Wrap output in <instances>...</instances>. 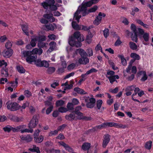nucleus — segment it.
<instances>
[{"label":"nucleus","mask_w":153,"mask_h":153,"mask_svg":"<svg viewBox=\"0 0 153 153\" xmlns=\"http://www.w3.org/2000/svg\"><path fill=\"white\" fill-rule=\"evenodd\" d=\"M100 0H91V1L85 2H83L81 6H79L77 11L75 13L74 16V18L78 22L81 17V14L82 16H85L87 13L86 12L87 8L91 6L94 4L98 2Z\"/></svg>","instance_id":"1"},{"label":"nucleus","mask_w":153,"mask_h":153,"mask_svg":"<svg viewBox=\"0 0 153 153\" xmlns=\"http://www.w3.org/2000/svg\"><path fill=\"white\" fill-rule=\"evenodd\" d=\"M55 3L54 0H52L51 2H43L41 4V5L45 9L47 10L49 7V9L51 11H54L57 9L59 5L57 3L55 4Z\"/></svg>","instance_id":"2"},{"label":"nucleus","mask_w":153,"mask_h":153,"mask_svg":"<svg viewBox=\"0 0 153 153\" xmlns=\"http://www.w3.org/2000/svg\"><path fill=\"white\" fill-rule=\"evenodd\" d=\"M22 55L24 57L26 58V61L29 63H31L34 62L37 59L36 56H34L30 51H24L22 52Z\"/></svg>","instance_id":"3"},{"label":"nucleus","mask_w":153,"mask_h":153,"mask_svg":"<svg viewBox=\"0 0 153 153\" xmlns=\"http://www.w3.org/2000/svg\"><path fill=\"white\" fill-rule=\"evenodd\" d=\"M7 108L12 111H15L21 108V106L18 103L15 102L9 101L6 103Z\"/></svg>","instance_id":"4"},{"label":"nucleus","mask_w":153,"mask_h":153,"mask_svg":"<svg viewBox=\"0 0 153 153\" xmlns=\"http://www.w3.org/2000/svg\"><path fill=\"white\" fill-rule=\"evenodd\" d=\"M115 72L112 71L108 70L107 72L106 77L109 79L111 84H113V82L117 81L116 79H118L119 78L118 75H115Z\"/></svg>","instance_id":"5"},{"label":"nucleus","mask_w":153,"mask_h":153,"mask_svg":"<svg viewBox=\"0 0 153 153\" xmlns=\"http://www.w3.org/2000/svg\"><path fill=\"white\" fill-rule=\"evenodd\" d=\"M38 123V120L37 116L34 115L29 124L28 127L30 129L34 128Z\"/></svg>","instance_id":"6"},{"label":"nucleus","mask_w":153,"mask_h":153,"mask_svg":"<svg viewBox=\"0 0 153 153\" xmlns=\"http://www.w3.org/2000/svg\"><path fill=\"white\" fill-rule=\"evenodd\" d=\"M75 39L71 37L69 39L68 43L71 46H75L76 47H80L81 46V43L80 42H77L75 40Z\"/></svg>","instance_id":"7"},{"label":"nucleus","mask_w":153,"mask_h":153,"mask_svg":"<svg viewBox=\"0 0 153 153\" xmlns=\"http://www.w3.org/2000/svg\"><path fill=\"white\" fill-rule=\"evenodd\" d=\"M105 15L100 12L98 15L97 16L95 20L93 22L94 24L96 25H98L100 23L102 17H104Z\"/></svg>","instance_id":"8"},{"label":"nucleus","mask_w":153,"mask_h":153,"mask_svg":"<svg viewBox=\"0 0 153 153\" xmlns=\"http://www.w3.org/2000/svg\"><path fill=\"white\" fill-rule=\"evenodd\" d=\"M43 17L48 20L50 22H53L55 21L56 19L53 16V15L51 14H45L43 15Z\"/></svg>","instance_id":"9"},{"label":"nucleus","mask_w":153,"mask_h":153,"mask_svg":"<svg viewBox=\"0 0 153 153\" xmlns=\"http://www.w3.org/2000/svg\"><path fill=\"white\" fill-rule=\"evenodd\" d=\"M74 38L76 39H77L78 42H81L84 40V38L81 36L80 32L76 31L73 34Z\"/></svg>","instance_id":"10"},{"label":"nucleus","mask_w":153,"mask_h":153,"mask_svg":"<svg viewBox=\"0 0 153 153\" xmlns=\"http://www.w3.org/2000/svg\"><path fill=\"white\" fill-rule=\"evenodd\" d=\"M89 100L90 102L86 104V106L89 108H93L95 105L96 100L93 98H91Z\"/></svg>","instance_id":"11"},{"label":"nucleus","mask_w":153,"mask_h":153,"mask_svg":"<svg viewBox=\"0 0 153 153\" xmlns=\"http://www.w3.org/2000/svg\"><path fill=\"white\" fill-rule=\"evenodd\" d=\"M110 140V136L108 134H107L104 135L102 144V146L103 148H105L106 146Z\"/></svg>","instance_id":"12"},{"label":"nucleus","mask_w":153,"mask_h":153,"mask_svg":"<svg viewBox=\"0 0 153 153\" xmlns=\"http://www.w3.org/2000/svg\"><path fill=\"white\" fill-rule=\"evenodd\" d=\"M59 144L63 147L65 150L70 152H72L73 151L72 149L67 144L63 141L58 142Z\"/></svg>","instance_id":"13"},{"label":"nucleus","mask_w":153,"mask_h":153,"mask_svg":"<svg viewBox=\"0 0 153 153\" xmlns=\"http://www.w3.org/2000/svg\"><path fill=\"white\" fill-rule=\"evenodd\" d=\"M13 53V51L11 49L5 50L3 53V56L6 58H9L11 56Z\"/></svg>","instance_id":"14"},{"label":"nucleus","mask_w":153,"mask_h":153,"mask_svg":"<svg viewBox=\"0 0 153 153\" xmlns=\"http://www.w3.org/2000/svg\"><path fill=\"white\" fill-rule=\"evenodd\" d=\"M20 138L22 140L27 142H30L33 139L32 137L30 135H22L20 136Z\"/></svg>","instance_id":"15"},{"label":"nucleus","mask_w":153,"mask_h":153,"mask_svg":"<svg viewBox=\"0 0 153 153\" xmlns=\"http://www.w3.org/2000/svg\"><path fill=\"white\" fill-rule=\"evenodd\" d=\"M33 55L38 54L39 55H41L42 52L43 50L42 48H34L31 51H30Z\"/></svg>","instance_id":"16"},{"label":"nucleus","mask_w":153,"mask_h":153,"mask_svg":"<svg viewBox=\"0 0 153 153\" xmlns=\"http://www.w3.org/2000/svg\"><path fill=\"white\" fill-rule=\"evenodd\" d=\"M49 45L50 47L48 51L51 52L56 49V44L55 42L52 41L50 43Z\"/></svg>","instance_id":"17"},{"label":"nucleus","mask_w":153,"mask_h":153,"mask_svg":"<svg viewBox=\"0 0 153 153\" xmlns=\"http://www.w3.org/2000/svg\"><path fill=\"white\" fill-rule=\"evenodd\" d=\"M131 69V72L132 73L136 74L137 72V68L135 66H133L132 67V65H129L127 68L126 69V71L127 73H129L130 70Z\"/></svg>","instance_id":"18"},{"label":"nucleus","mask_w":153,"mask_h":153,"mask_svg":"<svg viewBox=\"0 0 153 153\" xmlns=\"http://www.w3.org/2000/svg\"><path fill=\"white\" fill-rule=\"evenodd\" d=\"M10 118L11 120L16 122H21L23 120V118L22 117H18L13 115H10Z\"/></svg>","instance_id":"19"},{"label":"nucleus","mask_w":153,"mask_h":153,"mask_svg":"<svg viewBox=\"0 0 153 153\" xmlns=\"http://www.w3.org/2000/svg\"><path fill=\"white\" fill-rule=\"evenodd\" d=\"M75 114L77 115V117L75 119V120H86L87 117L84 116L83 114L81 112H77V113Z\"/></svg>","instance_id":"20"},{"label":"nucleus","mask_w":153,"mask_h":153,"mask_svg":"<svg viewBox=\"0 0 153 153\" xmlns=\"http://www.w3.org/2000/svg\"><path fill=\"white\" fill-rule=\"evenodd\" d=\"M80 64H86L89 62V59L87 57H82L78 60Z\"/></svg>","instance_id":"21"},{"label":"nucleus","mask_w":153,"mask_h":153,"mask_svg":"<svg viewBox=\"0 0 153 153\" xmlns=\"http://www.w3.org/2000/svg\"><path fill=\"white\" fill-rule=\"evenodd\" d=\"M75 114L74 113H71L65 116V118L66 120L71 121L74 120L75 119Z\"/></svg>","instance_id":"22"},{"label":"nucleus","mask_w":153,"mask_h":153,"mask_svg":"<svg viewBox=\"0 0 153 153\" xmlns=\"http://www.w3.org/2000/svg\"><path fill=\"white\" fill-rule=\"evenodd\" d=\"M22 30L27 36L29 35L28 29V26L27 25L23 24L21 26Z\"/></svg>","instance_id":"23"},{"label":"nucleus","mask_w":153,"mask_h":153,"mask_svg":"<svg viewBox=\"0 0 153 153\" xmlns=\"http://www.w3.org/2000/svg\"><path fill=\"white\" fill-rule=\"evenodd\" d=\"M91 147V144L88 143H84L82 146V149L84 151H88Z\"/></svg>","instance_id":"24"},{"label":"nucleus","mask_w":153,"mask_h":153,"mask_svg":"<svg viewBox=\"0 0 153 153\" xmlns=\"http://www.w3.org/2000/svg\"><path fill=\"white\" fill-rule=\"evenodd\" d=\"M130 56L131 58L134 59V60H131L132 62H134L135 60H139L140 59L139 55L134 53H131L130 55Z\"/></svg>","instance_id":"25"},{"label":"nucleus","mask_w":153,"mask_h":153,"mask_svg":"<svg viewBox=\"0 0 153 153\" xmlns=\"http://www.w3.org/2000/svg\"><path fill=\"white\" fill-rule=\"evenodd\" d=\"M138 74L140 75L143 74V76L141 79V81H145L147 79L148 76L145 71H140L138 73Z\"/></svg>","instance_id":"26"},{"label":"nucleus","mask_w":153,"mask_h":153,"mask_svg":"<svg viewBox=\"0 0 153 153\" xmlns=\"http://www.w3.org/2000/svg\"><path fill=\"white\" fill-rule=\"evenodd\" d=\"M1 74L3 76L6 77L8 76V69L6 67L2 68L1 70Z\"/></svg>","instance_id":"27"},{"label":"nucleus","mask_w":153,"mask_h":153,"mask_svg":"<svg viewBox=\"0 0 153 153\" xmlns=\"http://www.w3.org/2000/svg\"><path fill=\"white\" fill-rule=\"evenodd\" d=\"M36 38L37 41L39 42H43L45 41L46 39V36L44 35H41L39 36H35Z\"/></svg>","instance_id":"28"},{"label":"nucleus","mask_w":153,"mask_h":153,"mask_svg":"<svg viewBox=\"0 0 153 153\" xmlns=\"http://www.w3.org/2000/svg\"><path fill=\"white\" fill-rule=\"evenodd\" d=\"M74 91L81 94H84L87 93L86 92L83 90L78 87L75 88L74 89Z\"/></svg>","instance_id":"29"},{"label":"nucleus","mask_w":153,"mask_h":153,"mask_svg":"<svg viewBox=\"0 0 153 153\" xmlns=\"http://www.w3.org/2000/svg\"><path fill=\"white\" fill-rule=\"evenodd\" d=\"M72 26L73 28L76 30H81L80 25H78L75 22L73 21L72 23Z\"/></svg>","instance_id":"30"},{"label":"nucleus","mask_w":153,"mask_h":153,"mask_svg":"<svg viewBox=\"0 0 153 153\" xmlns=\"http://www.w3.org/2000/svg\"><path fill=\"white\" fill-rule=\"evenodd\" d=\"M44 139L43 137L41 135L39 137H36V136L34 137V140L35 142L36 143H40L42 142Z\"/></svg>","instance_id":"31"},{"label":"nucleus","mask_w":153,"mask_h":153,"mask_svg":"<svg viewBox=\"0 0 153 153\" xmlns=\"http://www.w3.org/2000/svg\"><path fill=\"white\" fill-rule=\"evenodd\" d=\"M33 38H31L30 41V45L32 47H34L36 46L37 40L35 36H33Z\"/></svg>","instance_id":"32"},{"label":"nucleus","mask_w":153,"mask_h":153,"mask_svg":"<svg viewBox=\"0 0 153 153\" xmlns=\"http://www.w3.org/2000/svg\"><path fill=\"white\" fill-rule=\"evenodd\" d=\"M60 60L62 67L64 68H65L67 66V64L66 61H65L64 60V56L60 57Z\"/></svg>","instance_id":"33"},{"label":"nucleus","mask_w":153,"mask_h":153,"mask_svg":"<svg viewBox=\"0 0 153 153\" xmlns=\"http://www.w3.org/2000/svg\"><path fill=\"white\" fill-rule=\"evenodd\" d=\"M29 150L32 152H36L37 153H40V151L39 147H36L34 145H33L32 148L29 149Z\"/></svg>","instance_id":"34"},{"label":"nucleus","mask_w":153,"mask_h":153,"mask_svg":"<svg viewBox=\"0 0 153 153\" xmlns=\"http://www.w3.org/2000/svg\"><path fill=\"white\" fill-rule=\"evenodd\" d=\"M77 52H78L82 57H85L87 56V54L86 52L83 49H79L77 50Z\"/></svg>","instance_id":"35"},{"label":"nucleus","mask_w":153,"mask_h":153,"mask_svg":"<svg viewBox=\"0 0 153 153\" xmlns=\"http://www.w3.org/2000/svg\"><path fill=\"white\" fill-rule=\"evenodd\" d=\"M53 25H54L55 27L56 26V25L54 24H52L49 23L48 25H45V27L48 30H53L54 29V27Z\"/></svg>","instance_id":"36"},{"label":"nucleus","mask_w":153,"mask_h":153,"mask_svg":"<svg viewBox=\"0 0 153 153\" xmlns=\"http://www.w3.org/2000/svg\"><path fill=\"white\" fill-rule=\"evenodd\" d=\"M118 57L121 59V62L123 65L126 66L127 65V62L124 56L122 55H119Z\"/></svg>","instance_id":"37"},{"label":"nucleus","mask_w":153,"mask_h":153,"mask_svg":"<svg viewBox=\"0 0 153 153\" xmlns=\"http://www.w3.org/2000/svg\"><path fill=\"white\" fill-rule=\"evenodd\" d=\"M17 70L20 73H24L25 72V70L21 65H18L16 67Z\"/></svg>","instance_id":"38"},{"label":"nucleus","mask_w":153,"mask_h":153,"mask_svg":"<svg viewBox=\"0 0 153 153\" xmlns=\"http://www.w3.org/2000/svg\"><path fill=\"white\" fill-rule=\"evenodd\" d=\"M127 126L126 125H123L122 124H118L115 123L114 127L118 128H123L124 129Z\"/></svg>","instance_id":"39"},{"label":"nucleus","mask_w":153,"mask_h":153,"mask_svg":"<svg viewBox=\"0 0 153 153\" xmlns=\"http://www.w3.org/2000/svg\"><path fill=\"white\" fill-rule=\"evenodd\" d=\"M143 37L145 42H148L149 39V33H145L143 35Z\"/></svg>","instance_id":"40"},{"label":"nucleus","mask_w":153,"mask_h":153,"mask_svg":"<svg viewBox=\"0 0 153 153\" xmlns=\"http://www.w3.org/2000/svg\"><path fill=\"white\" fill-rule=\"evenodd\" d=\"M47 43L43 42H38L37 46L39 48H43L44 47H47Z\"/></svg>","instance_id":"41"},{"label":"nucleus","mask_w":153,"mask_h":153,"mask_svg":"<svg viewBox=\"0 0 153 153\" xmlns=\"http://www.w3.org/2000/svg\"><path fill=\"white\" fill-rule=\"evenodd\" d=\"M136 87V85H134L128 86L126 88L125 91H133Z\"/></svg>","instance_id":"42"},{"label":"nucleus","mask_w":153,"mask_h":153,"mask_svg":"<svg viewBox=\"0 0 153 153\" xmlns=\"http://www.w3.org/2000/svg\"><path fill=\"white\" fill-rule=\"evenodd\" d=\"M67 107L68 111V110L71 111L74 110V105L71 102H68L67 105Z\"/></svg>","instance_id":"43"},{"label":"nucleus","mask_w":153,"mask_h":153,"mask_svg":"<svg viewBox=\"0 0 153 153\" xmlns=\"http://www.w3.org/2000/svg\"><path fill=\"white\" fill-rule=\"evenodd\" d=\"M129 46L130 48L133 50H136L137 48V46L135 43L132 42H129Z\"/></svg>","instance_id":"44"},{"label":"nucleus","mask_w":153,"mask_h":153,"mask_svg":"<svg viewBox=\"0 0 153 153\" xmlns=\"http://www.w3.org/2000/svg\"><path fill=\"white\" fill-rule=\"evenodd\" d=\"M152 143L151 141L146 142L145 145V148L148 149H150L151 148Z\"/></svg>","instance_id":"45"},{"label":"nucleus","mask_w":153,"mask_h":153,"mask_svg":"<svg viewBox=\"0 0 153 153\" xmlns=\"http://www.w3.org/2000/svg\"><path fill=\"white\" fill-rule=\"evenodd\" d=\"M137 33H134V34H132L131 35V38L133 41L135 42H137Z\"/></svg>","instance_id":"46"},{"label":"nucleus","mask_w":153,"mask_h":153,"mask_svg":"<svg viewBox=\"0 0 153 153\" xmlns=\"http://www.w3.org/2000/svg\"><path fill=\"white\" fill-rule=\"evenodd\" d=\"M103 103V101L101 100H99L97 101V108L100 109Z\"/></svg>","instance_id":"47"},{"label":"nucleus","mask_w":153,"mask_h":153,"mask_svg":"<svg viewBox=\"0 0 153 153\" xmlns=\"http://www.w3.org/2000/svg\"><path fill=\"white\" fill-rule=\"evenodd\" d=\"M55 70L54 67H52L48 68L47 70V72L49 74H51L53 73Z\"/></svg>","instance_id":"48"},{"label":"nucleus","mask_w":153,"mask_h":153,"mask_svg":"<svg viewBox=\"0 0 153 153\" xmlns=\"http://www.w3.org/2000/svg\"><path fill=\"white\" fill-rule=\"evenodd\" d=\"M64 103L65 102L64 101L61 100L57 101L56 102V105L57 107H58L62 106L64 104Z\"/></svg>","instance_id":"49"},{"label":"nucleus","mask_w":153,"mask_h":153,"mask_svg":"<svg viewBox=\"0 0 153 153\" xmlns=\"http://www.w3.org/2000/svg\"><path fill=\"white\" fill-rule=\"evenodd\" d=\"M42 61H41V60L38 59L37 60H35L34 61L35 64L37 66L41 67H42Z\"/></svg>","instance_id":"50"},{"label":"nucleus","mask_w":153,"mask_h":153,"mask_svg":"<svg viewBox=\"0 0 153 153\" xmlns=\"http://www.w3.org/2000/svg\"><path fill=\"white\" fill-rule=\"evenodd\" d=\"M11 128L12 126L8 125L4 127L3 129L5 131L9 132L11 131Z\"/></svg>","instance_id":"51"},{"label":"nucleus","mask_w":153,"mask_h":153,"mask_svg":"<svg viewBox=\"0 0 153 153\" xmlns=\"http://www.w3.org/2000/svg\"><path fill=\"white\" fill-rule=\"evenodd\" d=\"M103 32L104 36L105 38H106L108 36L109 34V30L108 28H105L103 31Z\"/></svg>","instance_id":"52"},{"label":"nucleus","mask_w":153,"mask_h":153,"mask_svg":"<svg viewBox=\"0 0 153 153\" xmlns=\"http://www.w3.org/2000/svg\"><path fill=\"white\" fill-rule=\"evenodd\" d=\"M97 8L98 7L97 6H94L89 9L88 10V12L89 13L94 12L97 10Z\"/></svg>","instance_id":"53"},{"label":"nucleus","mask_w":153,"mask_h":153,"mask_svg":"<svg viewBox=\"0 0 153 153\" xmlns=\"http://www.w3.org/2000/svg\"><path fill=\"white\" fill-rule=\"evenodd\" d=\"M49 63L48 62L45 60L42 61V67L47 68L49 66Z\"/></svg>","instance_id":"54"},{"label":"nucleus","mask_w":153,"mask_h":153,"mask_svg":"<svg viewBox=\"0 0 153 153\" xmlns=\"http://www.w3.org/2000/svg\"><path fill=\"white\" fill-rule=\"evenodd\" d=\"M139 11V9L137 7H134L132 9V11L131 13V14L133 16H134L135 13Z\"/></svg>","instance_id":"55"},{"label":"nucleus","mask_w":153,"mask_h":153,"mask_svg":"<svg viewBox=\"0 0 153 153\" xmlns=\"http://www.w3.org/2000/svg\"><path fill=\"white\" fill-rule=\"evenodd\" d=\"M58 111L59 112L64 113L68 111V110L67 108H65L61 107L59 108Z\"/></svg>","instance_id":"56"},{"label":"nucleus","mask_w":153,"mask_h":153,"mask_svg":"<svg viewBox=\"0 0 153 153\" xmlns=\"http://www.w3.org/2000/svg\"><path fill=\"white\" fill-rule=\"evenodd\" d=\"M131 28L134 33H137V29L134 24H131Z\"/></svg>","instance_id":"57"},{"label":"nucleus","mask_w":153,"mask_h":153,"mask_svg":"<svg viewBox=\"0 0 153 153\" xmlns=\"http://www.w3.org/2000/svg\"><path fill=\"white\" fill-rule=\"evenodd\" d=\"M12 46V44L9 41H8L5 44V47L8 49H10Z\"/></svg>","instance_id":"58"},{"label":"nucleus","mask_w":153,"mask_h":153,"mask_svg":"<svg viewBox=\"0 0 153 153\" xmlns=\"http://www.w3.org/2000/svg\"><path fill=\"white\" fill-rule=\"evenodd\" d=\"M58 130H55L53 131H52L49 133V136H51L53 135H56L58 133Z\"/></svg>","instance_id":"59"},{"label":"nucleus","mask_w":153,"mask_h":153,"mask_svg":"<svg viewBox=\"0 0 153 153\" xmlns=\"http://www.w3.org/2000/svg\"><path fill=\"white\" fill-rule=\"evenodd\" d=\"M137 34L140 35H143L145 33L143 30L140 28H137Z\"/></svg>","instance_id":"60"},{"label":"nucleus","mask_w":153,"mask_h":153,"mask_svg":"<svg viewBox=\"0 0 153 153\" xmlns=\"http://www.w3.org/2000/svg\"><path fill=\"white\" fill-rule=\"evenodd\" d=\"M87 52L89 56H93V52L91 48H89L87 50Z\"/></svg>","instance_id":"61"},{"label":"nucleus","mask_w":153,"mask_h":153,"mask_svg":"<svg viewBox=\"0 0 153 153\" xmlns=\"http://www.w3.org/2000/svg\"><path fill=\"white\" fill-rule=\"evenodd\" d=\"M17 127L18 131H21L22 133V131H23V129L25 128L26 126L25 125H21Z\"/></svg>","instance_id":"62"},{"label":"nucleus","mask_w":153,"mask_h":153,"mask_svg":"<svg viewBox=\"0 0 153 153\" xmlns=\"http://www.w3.org/2000/svg\"><path fill=\"white\" fill-rule=\"evenodd\" d=\"M4 65V67H5L7 65V64L6 62L4 60H0V66L1 67L3 65Z\"/></svg>","instance_id":"63"},{"label":"nucleus","mask_w":153,"mask_h":153,"mask_svg":"<svg viewBox=\"0 0 153 153\" xmlns=\"http://www.w3.org/2000/svg\"><path fill=\"white\" fill-rule=\"evenodd\" d=\"M72 103L74 105H77L79 104V101L76 98H73L72 100Z\"/></svg>","instance_id":"64"}]
</instances>
